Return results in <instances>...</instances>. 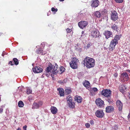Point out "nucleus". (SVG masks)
<instances>
[{"label": "nucleus", "mask_w": 130, "mask_h": 130, "mask_svg": "<svg viewBox=\"0 0 130 130\" xmlns=\"http://www.w3.org/2000/svg\"><path fill=\"white\" fill-rule=\"evenodd\" d=\"M58 68V66L55 63L53 65L50 63L46 70V72L45 74L48 77L52 73L51 76L53 78L54 76L56 75L58 73L59 70H57Z\"/></svg>", "instance_id": "obj_1"}, {"label": "nucleus", "mask_w": 130, "mask_h": 130, "mask_svg": "<svg viewBox=\"0 0 130 130\" xmlns=\"http://www.w3.org/2000/svg\"><path fill=\"white\" fill-rule=\"evenodd\" d=\"M95 63L94 59L88 57H86L84 60V64L89 68L93 67L94 66Z\"/></svg>", "instance_id": "obj_2"}, {"label": "nucleus", "mask_w": 130, "mask_h": 130, "mask_svg": "<svg viewBox=\"0 0 130 130\" xmlns=\"http://www.w3.org/2000/svg\"><path fill=\"white\" fill-rule=\"evenodd\" d=\"M121 37L120 35H116L114 39L111 41L109 47L110 50H112L114 49L116 44L118 43V40H120Z\"/></svg>", "instance_id": "obj_3"}, {"label": "nucleus", "mask_w": 130, "mask_h": 130, "mask_svg": "<svg viewBox=\"0 0 130 130\" xmlns=\"http://www.w3.org/2000/svg\"><path fill=\"white\" fill-rule=\"evenodd\" d=\"M111 91L109 89H106L102 91L101 94L106 97V100L109 103L111 102Z\"/></svg>", "instance_id": "obj_4"}, {"label": "nucleus", "mask_w": 130, "mask_h": 130, "mask_svg": "<svg viewBox=\"0 0 130 130\" xmlns=\"http://www.w3.org/2000/svg\"><path fill=\"white\" fill-rule=\"evenodd\" d=\"M78 60L75 57H74L70 63V67L73 69L77 68V63Z\"/></svg>", "instance_id": "obj_5"}, {"label": "nucleus", "mask_w": 130, "mask_h": 130, "mask_svg": "<svg viewBox=\"0 0 130 130\" xmlns=\"http://www.w3.org/2000/svg\"><path fill=\"white\" fill-rule=\"evenodd\" d=\"M120 77L121 79L123 80V82L127 81L129 79L128 74L126 72L122 73Z\"/></svg>", "instance_id": "obj_6"}, {"label": "nucleus", "mask_w": 130, "mask_h": 130, "mask_svg": "<svg viewBox=\"0 0 130 130\" xmlns=\"http://www.w3.org/2000/svg\"><path fill=\"white\" fill-rule=\"evenodd\" d=\"M99 31L97 30L94 29L91 31L90 35L93 37H99Z\"/></svg>", "instance_id": "obj_7"}, {"label": "nucleus", "mask_w": 130, "mask_h": 130, "mask_svg": "<svg viewBox=\"0 0 130 130\" xmlns=\"http://www.w3.org/2000/svg\"><path fill=\"white\" fill-rule=\"evenodd\" d=\"M95 103L100 108L103 107L105 105L104 104V101L100 98L96 99L95 101Z\"/></svg>", "instance_id": "obj_8"}, {"label": "nucleus", "mask_w": 130, "mask_h": 130, "mask_svg": "<svg viewBox=\"0 0 130 130\" xmlns=\"http://www.w3.org/2000/svg\"><path fill=\"white\" fill-rule=\"evenodd\" d=\"M88 24V23L86 21H81L78 23L79 26L81 28L83 29L87 26Z\"/></svg>", "instance_id": "obj_9"}, {"label": "nucleus", "mask_w": 130, "mask_h": 130, "mask_svg": "<svg viewBox=\"0 0 130 130\" xmlns=\"http://www.w3.org/2000/svg\"><path fill=\"white\" fill-rule=\"evenodd\" d=\"M96 116L99 118H102L104 115V113L102 110H97L95 112Z\"/></svg>", "instance_id": "obj_10"}, {"label": "nucleus", "mask_w": 130, "mask_h": 130, "mask_svg": "<svg viewBox=\"0 0 130 130\" xmlns=\"http://www.w3.org/2000/svg\"><path fill=\"white\" fill-rule=\"evenodd\" d=\"M99 1L98 0H92L91 2V6L92 7L96 8L99 5Z\"/></svg>", "instance_id": "obj_11"}, {"label": "nucleus", "mask_w": 130, "mask_h": 130, "mask_svg": "<svg viewBox=\"0 0 130 130\" xmlns=\"http://www.w3.org/2000/svg\"><path fill=\"white\" fill-rule=\"evenodd\" d=\"M33 72L35 73H38L41 72L43 69L39 67H36L32 69Z\"/></svg>", "instance_id": "obj_12"}, {"label": "nucleus", "mask_w": 130, "mask_h": 130, "mask_svg": "<svg viewBox=\"0 0 130 130\" xmlns=\"http://www.w3.org/2000/svg\"><path fill=\"white\" fill-rule=\"evenodd\" d=\"M118 18V14L117 12L114 11L113 12L111 15V19L113 21L116 20Z\"/></svg>", "instance_id": "obj_13"}, {"label": "nucleus", "mask_w": 130, "mask_h": 130, "mask_svg": "<svg viewBox=\"0 0 130 130\" xmlns=\"http://www.w3.org/2000/svg\"><path fill=\"white\" fill-rule=\"evenodd\" d=\"M116 104L117 107L118 108L119 111H121L122 108L123 104L119 100L117 101Z\"/></svg>", "instance_id": "obj_14"}, {"label": "nucleus", "mask_w": 130, "mask_h": 130, "mask_svg": "<svg viewBox=\"0 0 130 130\" xmlns=\"http://www.w3.org/2000/svg\"><path fill=\"white\" fill-rule=\"evenodd\" d=\"M104 34L106 38L107 39L112 36V32L109 31H105Z\"/></svg>", "instance_id": "obj_15"}, {"label": "nucleus", "mask_w": 130, "mask_h": 130, "mask_svg": "<svg viewBox=\"0 0 130 130\" xmlns=\"http://www.w3.org/2000/svg\"><path fill=\"white\" fill-rule=\"evenodd\" d=\"M114 108L112 106H108L106 108V111L107 112H110L113 111Z\"/></svg>", "instance_id": "obj_16"}, {"label": "nucleus", "mask_w": 130, "mask_h": 130, "mask_svg": "<svg viewBox=\"0 0 130 130\" xmlns=\"http://www.w3.org/2000/svg\"><path fill=\"white\" fill-rule=\"evenodd\" d=\"M97 89L96 88H93L91 89L90 91L91 95L93 96L95 95V93L98 91Z\"/></svg>", "instance_id": "obj_17"}, {"label": "nucleus", "mask_w": 130, "mask_h": 130, "mask_svg": "<svg viewBox=\"0 0 130 130\" xmlns=\"http://www.w3.org/2000/svg\"><path fill=\"white\" fill-rule=\"evenodd\" d=\"M126 87L123 85H121L119 87L120 91L122 93L126 91Z\"/></svg>", "instance_id": "obj_18"}, {"label": "nucleus", "mask_w": 130, "mask_h": 130, "mask_svg": "<svg viewBox=\"0 0 130 130\" xmlns=\"http://www.w3.org/2000/svg\"><path fill=\"white\" fill-rule=\"evenodd\" d=\"M36 53L37 54H39L43 55H45L46 53L45 52H43V50L41 48L37 49L36 51Z\"/></svg>", "instance_id": "obj_19"}, {"label": "nucleus", "mask_w": 130, "mask_h": 130, "mask_svg": "<svg viewBox=\"0 0 130 130\" xmlns=\"http://www.w3.org/2000/svg\"><path fill=\"white\" fill-rule=\"evenodd\" d=\"M51 110L52 113L54 114H56L57 111V109L54 106L52 107L51 108Z\"/></svg>", "instance_id": "obj_20"}, {"label": "nucleus", "mask_w": 130, "mask_h": 130, "mask_svg": "<svg viewBox=\"0 0 130 130\" xmlns=\"http://www.w3.org/2000/svg\"><path fill=\"white\" fill-rule=\"evenodd\" d=\"M57 90L59 91V93L60 96H63L64 95V90L62 88H58L57 89Z\"/></svg>", "instance_id": "obj_21"}, {"label": "nucleus", "mask_w": 130, "mask_h": 130, "mask_svg": "<svg viewBox=\"0 0 130 130\" xmlns=\"http://www.w3.org/2000/svg\"><path fill=\"white\" fill-rule=\"evenodd\" d=\"M68 103V105L70 108H73L75 107V104L74 102L72 101L70 102H69Z\"/></svg>", "instance_id": "obj_22"}, {"label": "nucleus", "mask_w": 130, "mask_h": 130, "mask_svg": "<svg viewBox=\"0 0 130 130\" xmlns=\"http://www.w3.org/2000/svg\"><path fill=\"white\" fill-rule=\"evenodd\" d=\"M75 100L78 103H80L82 101V98L80 96H76L75 98Z\"/></svg>", "instance_id": "obj_23"}, {"label": "nucleus", "mask_w": 130, "mask_h": 130, "mask_svg": "<svg viewBox=\"0 0 130 130\" xmlns=\"http://www.w3.org/2000/svg\"><path fill=\"white\" fill-rule=\"evenodd\" d=\"M39 106L37 103H34L32 105V109H37L39 108Z\"/></svg>", "instance_id": "obj_24"}, {"label": "nucleus", "mask_w": 130, "mask_h": 130, "mask_svg": "<svg viewBox=\"0 0 130 130\" xmlns=\"http://www.w3.org/2000/svg\"><path fill=\"white\" fill-rule=\"evenodd\" d=\"M90 83L88 81L86 80L83 83V85L86 87H88L90 86Z\"/></svg>", "instance_id": "obj_25"}, {"label": "nucleus", "mask_w": 130, "mask_h": 130, "mask_svg": "<svg viewBox=\"0 0 130 130\" xmlns=\"http://www.w3.org/2000/svg\"><path fill=\"white\" fill-rule=\"evenodd\" d=\"M95 15L98 18H100L101 17V13L99 11H96L94 13Z\"/></svg>", "instance_id": "obj_26"}, {"label": "nucleus", "mask_w": 130, "mask_h": 130, "mask_svg": "<svg viewBox=\"0 0 130 130\" xmlns=\"http://www.w3.org/2000/svg\"><path fill=\"white\" fill-rule=\"evenodd\" d=\"M18 105L20 107H23L24 105L23 102L21 101H20L18 103Z\"/></svg>", "instance_id": "obj_27"}, {"label": "nucleus", "mask_w": 130, "mask_h": 130, "mask_svg": "<svg viewBox=\"0 0 130 130\" xmlns=\"http://www.w3.org/2000/svg\"><path fill=\"white\" fill-rule=\"evenodd\" d=\"M71 92V90L70 89H66L65 90V93L66 95L70 94Z\"/></svg>", "instance_id": "obj_28"}, {"label": "nucleus", "mask_w": 130, "mask_h": 130, "mask_svg": "<svg viewBox=\"0 0 130 130\" xmlns=\"http://www.w3.org/2000/svg\"><path fill=\"white\" fill-rule=\"evenodd\" d=\"M67 99L68 103H69V102H70L72 101V98L71 96L70 95H69V96L67 98Z\"/></svg>", "instance_id": "obj_29"}, {"label": "nucleus", "mask_w": 130, "mask_h": 130, "mask_svg": "<svg viewBox=\"0 0 130 130\" xmlns=\"http://www.w3.org/2000/svg\"><path fill=\"white\" fill-rule=\"evenodd\" d=\"M26 92L27 94H29L31 93L32 90L30 88L27 87L26 89Z\"/></svg>", "instance_id": "obj_30"}, {"label": "nucleus", "mask_w": 130, "mask_h": 130, "mask_svg": "<svg viewBox=\"0 0 130 130\" xmlns=\"http://www.w3.org/2000/svg\"><path fill=\"white\" fill-rule=\"evenodd\" d=\"M111 28L112 29L115 30H116L117 28V26L115 24H114L111 26Z\"/></svg>", "instance_id": "obj_31"}, {"label": "nucleus", "mask_w": 130, "mask_h": 130, "mask_svg": "<svg viewBox=\"0 0 130 130\" xmlns=\"http://www.w3.org/2000/svg\"><path fill=\"white\" fill-rule=\"evenodd\" d=\"M13 60L15 65H17L18 64L19 62L18 61V60L17 58H14L13 59Z\"/></svg>", "instance_id": "obj_32"}, {"label": "nucleus", "mask_w": 130, "mask_h": 130, "mask_svg": "<svg viewBox=\"0 0 130 130\" xmlns=\"http://www.w3.org/2000/svg\"><path fill=\"white\" fill-rule=\"evenodd\" d=\"M60 71L61 72H63L65 70V68L63 67H61L60 68Z\"/></svg>", "instance_id": "obj_33"}, {"label": "nucleus", "mask_w": 130, "mask_h": 130, "mask_svg": "<svg viewBox=\"0 0 130 130\" xmlns=\"http://www.w3.org/2000/svg\"><path fill=\"white\" fill-rule=\"evenodd\" d=\"M115 1L116 3H122L123 1V0H115Z\"/></svg>", "instance_id": "obj_34"}, {"label": "nucleus", "mask_w": 130, "mask_h": 130, "mask_svg": "<svg viewBox=\"0 0 130 130\" xmlns=\"http://www.w3.org/2000/svg\"><path fill=\"white\" fill-rule=\"evenodd\" d=\"M39 107L41 106L42 105V101H39L37 103Z\"/></svg>", "instance_id": "obj_35"}, {"label": "nucleus", "mask_w": 130, "mask_h": 130, "mask_svg": "<svg viewBox=\"0 0 130 130\" xmlns=\"http://www.w3.org/2000/svg\"><path fill=\"white\" fill-rule=\"evenodd\" d=\"M51 10H52V11L53 12H54V11L57 12L58 10L57 9V8L55 9L53 7H52V8Z\"/></svg>", "instance_id": "obj_36"}, {"label": "nucleus", "mask_w": 130, "mask_h": 130, "mask_svg": "<svg viewBox=\"0 0 130 130\" xmlns=\"http://www.w3.org/2000/svg\"><path fill=\"white\" fill-rule=\"evenodd\" d=\"M85 125L86 127L89 128L90 127V125L89 123H86L85 124Z\"/></svg>", "instance_id": "obj_37"}, {"label": "nucleus", "mask_w": 130, "mask_h": 130, "mask_svg": "<svg viewBox=\"0 0 130 130\" xmlns=\"http://www.w3.org/2000/svg\"><path fill=\"white\" fill-rule=\"evenodd\" d=\"M67 32L68 33H69L72 31L71 29L69 28H67L66 30Z\"/></svg>", "instance_id": "obj_38"}, {"label": "nucleus", "mask_w": 130, "mask_h": 130, "mask_svg": "<svg viewBox=\"0 0 130 130\" xmlns=\"http://www.w3.org/2000/svg\"><path fill=\"white\" fill-rule=\"evenodd\" d=\"M3 110V109L2 108H0V113H2Z\"/></svg>", "instance_id": "obj_39"}, {"label": "nucleus", "mask_w": 130, "mask_h": 130, "mask_svg": "<svg viewBox=\"0 0 130 130\" xmlns=\"http://www.w3.org/2000/svg\"><path fill=\"white\" fill-rule=\"evenodd\" d=\"M90 123L91 125H93L94 124V122L92 120H91L90 121Z\"/></svg>", "instance_id": "obj_40"}, {"label": "nucleus", "mask_w": 130, "mask_h": 130, "mask_svg": "<svg viewBox=\"0 0 130 130\" xmlns=\"http://www.w3.org/2000/svg\"><path fill=\"white\" fill-rule=\"evenodd\" d=\"M27 126L26 125H25L23 127V129L26 130V129Z\"/></svg>", "instance_id": "obj_41"}, {"label": "nucleus", "mask_w": 130, "mask_h": 130, "mask_svg": "<svg viewBox=\"0 0 130 130\" xmlns=\"http://www.w3.org/2000/svg\"><path fill=\"white\" fill-rule=\"evenodd\" d=\"M114 76L115 77H117L118 76V74L117 73H115L114 75Z\"/></svg>", "instance_id": "obj_42"}, {"label": "nucleus", "mask_w": 130, "mask_h": 130, "mask_svg": "<svg viewBox=\"0 0 130 130\" xmlns=\"http://www.w3.org/2000/svg\"><path fill=\"white\" fill-rule=\"evenodd\" d=\"M9 63L10 64H11V65H13V63L11 61H10L9 62Z\"/></svg>", "instance_id": "obj_43"}, {"label": "nucleus", "mask_w": 130, "mask_h": 130, "mask_svg": "<svg viewBox=\"0 0 130 130\" xmlns=\"http://www.w3.org/2000/svg\"><path fill=\"white\" fill-rule=\"evenodd\" d=\"M90 45H91L90 44V43H89L88 44H87V46L88 48H89L90 46Z\"/></svg>", "instance_id": "obj_44"}, {"label": "nucleus", "mask_w": 130, "mask_h": 130, "mask_svg": "<svg viewBox=\"0 0 130 130\" xmlns=\"http://www.w3.org/2000/svg\"><path fill=\"white\" fill-rule=\"evenodd\" d=\"M127 118L128 120H129V118H130V114L129 113V114L127 116Z\"/></svg>", "instance_id": "obj_45"}, {"label": "nucleus", "mask_w": 130, "mask_h": 130, "mask_svg": "<svg viewBox=\"0 0 130 130\" xmlns=\"http://www.w3.org/2000/svg\"><path fill=\"white\" fill-rule=\"evenodd\" d=\"M58 82L59 83H60L61 84V83H63V82L61 81H58Z\"/></svg>", "instance_id": "obj_46"}, {"label": "nucleus", "mask_w": 130, "mask_h": 130, "mask_svg": "<svg viewBox=\"0 0 130 130\" xmlns=\"http://www.w3.org/2000/svg\"><path fill=\"white\" fill-rule=\"evenodd\" d=\"M5 105H2L1 107V108H3V107H5Z\"/></svg>", "instance_id": "obj_47"}, {"label": "nucleus", "mask_w": 130, "mask_h": 130, "mask_svg": "<svg viewBox=\"0 0 130 130\" xmlns=\"http://www.w3.org/2000/svg\"><path fill=\"white\" fill-rule=\"evenodd\" d=\"M17 130H21V128L19 127Z\"/></svg>", "instance_id": "obj_48"}, {"label": "nucleus", "mask_w": 130, "mask_h": 130, "mask_svg": "<svg viewBox=\"0 0 130 130\" xmlns=\"http://www.w3.org/2000/svg\"><path fill=\"white\" fill-rule=\"evenodd\" d=\"M127 71L128 72H129L130 73V70H127Z\"/></svg>", "instance_id": "obj_49"}, {"label": "nucleus", "mask_w": 130, "mask_h": 130, "mask_svg": "<svg viewBox=\"0 0 130 130\" xmlns=\"http://www.w3.org/2000/svg\"><path fill=\"white\" fill-rule=\"evenodd\" d=\"M59 1L61 2L63 1H64V0H59Z\"/></svg>", "instance_id": "obj_50"}, {"label": "nucleus", "mask_w": 130, "mask_h": 130, "mask_svg": "<svg viewBox=\"0 0 130 130\" xmlns=\"http://www.w3.org/2000/svg\"><path fill=\"white\" fill-rule=\"evenodd\" d=\"M84 31H82V34H83L84 33Z\"/></svg>", "instance_id": "obj_51"}, {"label": "nucleus", "mask_w": 130, "mask_h": 130, "mask_svg": "<svg viewBox=\"0 0 130 130\" xmlns=\"http://www.w3.org/2000/svg\"><path fill=\"white\" fill-rule=\"evenodd\" d=\"M2 56H4V54H2Z\"/></svg>", "instance_id": "obj_52"}, {"label": "nucleus", "mask_w": 130, "mask_h": 130, "mask_svg": "<svg viewBox=\"0 0 130 130\" xmlns=\"http://www.w3.org/2000/svg\"><path fill=\"white\" fill-rule=\"evenodd\" d=\"M2 34H1V33H0V36H1V35Z\"/></svg>", "instance_id": "obj_53"}, {"label": "nucleus", "mask_w": 130, "mask_h": 130, "mask_svg": "<svg viewBox=\"0 0 130 130\" xmlns=\"http://www.w3.org/2000/svg\"><path fill=\"white\" fill-rule=\"evenodd\" d=\"M129 130H130V127H129Z\"/></svg>", "instance_id": "obj_54"}, {"label": "nucleus", "mask_w": 130, "mask_h": 130, "mask_svg": "<svg viewBox=\"0 0 130 130\" xmlns=\"http://www.w3.org/2000/svg\"><path fill=\"white\" fill-rule=\"evenodd\" d=\"M129 95H129V99H130V94H129Z\"/></svg>", "instance_id": "obj_55"}]
</instances>
